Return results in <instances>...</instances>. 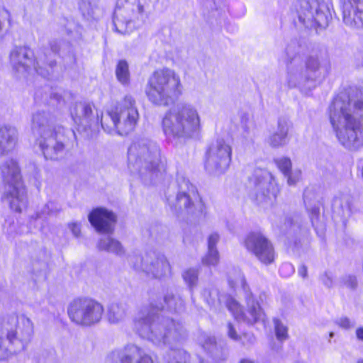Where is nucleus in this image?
Instances as JSON below:
<instances>
[{
	"instance_id": "50",
	"label": "nucleus",
	"mask_w": 363,
	"mask_h": 363,
	"mask_svg": "<svg viewBox=\"0 0 363 363\" xmlns=\"http://www.w3.org/2000/svg\"><path fill=\"white\" fill-rule=\"evenodd\" d=\"M163 306L161 304L160 306H156V308H157V310H160V309H162L163 308Z\"/></svg>"
},
{
	"instance_id": "25",
	"label": "nucleus",
	"mask_w": 363,
	"mask_h": 363,
	"mask_svg": "<svg viewBox=\"0 0 363 363\" xmlns=\"http://www.w3.org/2000/svg\"><path fill=\"white\" fill-rule=\"evenodd\" d=\"M287 82L291 87L305 86L306 82H310L306 79L303 67L298 65L296 60L288 67Z\"/></svg>"
},
{
	"instance_id": "43",
	"label": "nucleus",
	"mask_w": 363,
	"mask_h": 363,
	"mask_svg": "<svg viewBox=\"0 0 363 363\" xmlns=\"http://www.w3.org/2000/svg\"><path fill=\"white\" fill-rule=\"evenodd\" d=\"M69 228L75 237H79L81 233L80 224L78 223H71L69 224Z\"/></svg>"
},
{
	"instance_id": "30",
	"label": "nucleus",
	"mask_w": 363,
	"mask_h": 363,
	"mask_svg": "<svg viewBox=\"0 0 363 363\" xmlns=\"http://www.w3.org/2000/svg\"><path fill=\"white\" fill-rule=\"evenodd\" d=\"M116 75L118 82L128 85L130 82V71L128 62L125 60H120L116 67Z\"/></svg>"
},
{
	"instance_id": "37",
	"label": "nucleus",
	"mask_w": 363,
	"mask_h": 363,
	"mask_svg": "<svg viewBox=\"0 0 363 363\" xmlns=\"http://www.w3.org/2000/svg\"><path fill=\"white\" fill-rule=\"evenodd\" d=\"M275 162L284 176L286 175L291 170L292 164L289 158L281 157L275 160Z\"/></svg>"
},
{
	"instance_id": "6",
	"label": "nucleus",
	"mask_w": 363,
	"mask_h": 363,
	"mask_svg": "<svg viewBox=\"0 0 363 363\" xmlns=\"http://www.w3.org/2000/svg\"><path fill=\"white\" fill-rule=\"evenodd\" d=\"M138 120L135 100L132 96L125 95L102 117L101 126L108 133L126 135L135 130Z\"/></svg>"
},
{
	"instance_id": "24",
	"label": "nucleus",
	"mask_w": 363,
	"mask_h": 363,
	"mask_svg": "<svg viewBox=\"0 0 363 363\" xmlns=\"http://www.w3.org/2000/svg\"><path fill=\"white\" fill-rule=\"evenodd\" d=\"M55 127L50 123V116L45 111H37L32 117V133L35 138L51 132Z\"/></svg>"
},
{
	"instance_id": "4",
	"label": "nucleus",
	"mask_w": 363,
	"mask_h": 363,
	"mask_svg": "<svg viewBox=\"0 0 363 363\" xmlns=\"http://www.w3.org/2000/svg\"><path fill=\"white\" fill-rule=\"evenodd\" d=\"M128 167L132 174H139L145 180L162 176L157 145L145 138L134 141L128 150Z\"/></svg>"
},
{
	"instance_id": "47",
	"label": "nucleus",
	"mask_w": 363,
	"mask_h": 363,
	"mask_svg": "<svg viewBox=\"0 0 363 363\" xmlns=\"http://www.w3.org/2000/svg\"><path fill=\"white\" fill-rule=\"evenodd\" d=\"M240 363H253V362H252V361H251V360H250V359H242V360L240 362Z\"/></svg>"
},
{
	"instance_id": "46",
	"label": "nucleus",
	"mask_w": 363,
	"mask_h": 363,
	"mask_svg": "<svg viewBox=\"0 0 363 363\" xmlns=\"http://www.w3.org/2000/svg\"><path fill=\"white\" fill-rule=\"evenodd\" d=\"M356 335L358 339L363 340V328H359L357 329Z\"/></svg>"
},
{
	"instance_id": "36",
	"label": "nucleus",
	"mask_w": 363,
	"mask_h": 363,
	"mask_svg": "<svg viewBox=\"0 0 363 363\" xmlns=\"http://www.w3.org/2000/svg\"><path fill=\"white\" fill-rule=\"evenodd\" d=\"M275 325L276 336L278 340H284L288 337L287 328L278 319L274 320Z\"/></svg>"
},
{
	"instance_id": "8",
	"label": "nucleus",
	"mask_w": 363,
	"mask_h": 363,
	"mask_svg": "<svg viewBox=\"0 0 363 363\" xmlns=\"http://www.w3.org/2000/svg\"><path fill=\"white\" fill-rule=\"evenodd\" d=\"M135 328L140 336L156 343H169L177 337L178 327L172 320H160L155 313L150 314L147 309H143L135 320Z\"/></svg>"
},
{
	"instance_id": "40",
	"label": "nucleus",
	"mask_w": 363,
	"mask_h": 363,
	"mask_svg": "<svg viewBox=\"0 0 363 363\" xmlns=\"http://www.w3.org/2000/svg\"><path fill=\"white\" fill-rule=\"evenodd\" d=\"M294 267L291 264L289 263L283 264L279 268V273L281 275L284 277H288L292 273H294Z\"/></svg>"
},
{
	"instance_id": "33",
	"label": "nucleus",
	"mask_w": 363,
	"mask_h": 363,
	"mask_svg": "<svg viewBox=\"0 0 363 363\" xmlns=\"http://www.w3.org/2000/svg\"><path fill=\"white\" fill-rule=\"evenodd\" d=\"M164 302L170 310L179 311L184 306V301L180 298H176L173 295H168L164 298Z\"/></svg>"
},
{
	"instance_id": "17",
	"label": "nucleus",
	"mask_w": 363,
	"mask_h": 363,
	"mask_svg": "<svg viewBox=\"0 0 363 363\" xmlns=\"http://www.w3.org/2000/svg\"><path fill=\"white\" fill-rule=\"evenodd\" d=\"M10 61L13 68L18 72H25L33 67L44 77L48 76L42 68L38 67V62L33 59V52L28 47L14 48L10 54Z\"/></svg>"
},
{
	"instance_id": "45",
	"label": "nucleus",
	"mask_w": 363,
	"mask_h": 363,
	"mask_svg": "<svg viewBox=\"0 0 363 363\" xmlns=\"http://www.w3.org/2000/svg\"><path fill=\"white\" fill-rule=\"evenodd\" d=\"M298 274L303 278H306L307 276V268L306 266L302 265L298 269Z\"/></svg>"
},
{
	"instance_id": "2",
	"label": "nucleus",
	"mask_w": 363,
	"mask_h": 363,
	"mask_svg": "<svg viewBox=\"0 0 363 363\" xmlns=\"http://www.w3.org/2000/svg\"><path fill=\"white\" fill-rule=\"evenodd\" d=\"M162 127L169 139L191 138L201 130V116L193 104L179 103L164 114Z\"/></svg>"
},
{
	"instance_id": "34",
	"label": "nucleus",
	"mask_w": 363,
	"mask_h": 363,
	"mask_svg": "<svg viewBox=\"0 0 363 363\" xmlns=\"http://www.w3.org/2000/svg\"><path fill=\"white\" fill-rule=\"evenodd\" d=\"M218 261V252L216 249L208 250L207 254L202 259L203 264L208 266H215Z\"/></svg>"
},
{
	"instance_id": "19",
	"label": "nucleus",
	"mask_w": 363,
	"mask_h": 363,
	"mask_svg": "<svg viewBox=\"0 0 363 363\" xmlns=\"http://www.w3.org/2000/svg\"><path fill=\"white\" fill-rule=\"evenodd\" d=\"M342 13L347 26L363 28V0H345Z\"/></svg>"
},
{
	"instance_id": "42",
	"label": "nucleus",
	"mask_w": 363,
	"mask_h": 363,
	"mask_svg": "<svg viewBox=\"0 0 363 363\" xmlns=\"http://www.w3.org/2000/svg\"><path fill=\"white\" fill-rule=\"evenodd\" d=\"M320 279L325 286L330 288L333 286V277L330 274L325 272L321 276Z\"/></svg>"
},
{
	"instance_id": "26",
	"label": "nucleus",
	"mask_w": 363,
	"mask_h": 363,
	"mask_svg": "<svg viewBox=\"0 0 363 363\" xmlns=\"http://www.w3.org/2000/svg\"><path fill=\"white\" fill-rule=\"evenodd\" d=\"M306 79L310 82H315L321 77V67L318 57L310 56L307 58L305 67Z\"/></svg>"
},
{
	"instance_id": "16",
	"label": "nucleus",
	"mask_w": 363,
	"mask_h": 363,
	"mask_svg": "<svg viewBox=\"0 0 363 363\" xmlns=\"http://www.w3.org/2000/svg\"><path fill=\"white\" fill-rule=\"evenodd\" d=\"M245 245L247 250L262 263L269 264L274 262V247L263 234L260 233L249 234L245 238Z\"/></svg>"
},
{
	"instance_id": "7",
	"label": "nucleus",
	"mask_w": 363,
	"mask_h": 363,
	"mask_svg": "<svg viewBox=\"0 0 363 363\" xmlns=\"http://www.w3.org/2000/svg\"><path fill=\"white\" fill-rule=\"evenodd\" d=\"M228 281L230 288L245 294L247 304V312L243 313L241 306L234 298L226 296L220 299L224 302L234 318L238 321H245L248 323L262 320L264 313L259 304L253 299L242 273L238 269H232L228 272Z\"/></svg>"
},
{
	"instance_id": "29",
	"label": "nucleus",
	"mask_w": 363,
	"mask_h": 363,
	"mask_svg": "<svg viewBox=\"0 0 363 363\" xmlns=\"http://www.w3.org/2000/svg\"><path fill=\"white\" fill-rule=\"evenodd\" d=\"M98 247L100 250H106L116 255H122L124 252L121 244L110 237L101 239L98 243Z\"/></svg>"
},
{
	"instance_id": "13",
	"label": "nucleus",
	"mask_w": 363,
	"mask_h": 363,
	"mask_svg": "<svg viewBox=\"0 0 363 363\" xmlns=\"http://www.w3.org/2000/svg\"><path fill=\"white\" fill-rule=\"evenodd\" d=\"M296 12L301 23L306 28L328 25V16L320 9L317 0H301L296 5Z\"/></svg>"
},
{
	"instance_id": "48",
	"label": "nucleus",
	"mask_w": 363,
	"mask_h": 363,
	"mask_svg": "<svg viewBox=\"0 0 363 363\" xmlns=\"http://www.w3.org/2000/svg\"><path fill=\"white\" fill-rule=\"evenodd\" d=\"M333 336H334V333L333 332H330V334H329V337H330L329 342H330V339L333 338Z\"/></svg>"
},
{
	"instance_id": "10",
	"label": "nucleus",
	"mask_w": 363,
	"mask_h": 363,
	"mask_svg": "<svg viewBox=\"0 0 363 363\" xmlns=\"http://www.w3.org/2000/svg\"><path fill=\"white\" fill-rule=\"evenodd\" d=\"M104 312L99 302L91 298H77L67 307L70 320L78 325L91 326L100 322Z\"/></svg>"
},
{
	"instance_id": "1",
	"label": "nucleus",
	"mask_w": 363,
	"mask_h": 363,
	"mask_svg": "<svg viewBox=\"0 0 363 363\" xmlns=\"http://www.w3.org/2000/svg\"><path fill=\"white\" fill-rule=\"evenodd\" d=\"M329 118L342 145L352 148L363 145V96L338 95L329 108Z\"/></svg>"
},
{
	"instance_id": "27",
	"label": "nucleus",
	"mask_w": 363,
	"mask_h": 363,
	"mask_svg": "<svg viewBox=\"0 0 363 363\" xmlns=\"http://www.w3.org/2000/svg\"><path fill=\"white\" fill-rule=\"evenodd\" d=\"M128 313V306L125 303H112L108 310L107 318L109 323L116 324L123 321Z\"/></svg>"
},
{
	"instance_id": "12",
	"label": "nucleus",
	"mask_w": 363,
	"mask_h": 363,
	"mask_svg": "<svg viewBox=\"0 0 363 363\" xmlns=\"http://www.w3.org/2000/svg\"><path fill=\"white\" fill-rule=\"evenodd\" d=\"M231 157V146L223 140H218L207 151L205 167L212 173H223L228 169Z\"/></svg>"
},
{
	"instance_id": "20",
	"label": "nucleus",
	"mask_w": 363,
	"mask_h": 363,
	"mask_svg": "<svg viewBox=\"0 0 363 363\" xmlns=\"http://www.w3.org/2000/svg\"><path fill=\"white\" fill-rule=\"evenodd\" d=\"M138 357L137 363H154L150 356L142 355L140 349L134 345H128L123 351L113 352L107 357L106 363H130Z\"/></svg>"
},
{
	"instance_id": "5",
	"label": "nucleus",
	"mask_w": 363,
	"mask_h": 363,
	"mask_svg": "<svg viewBox=\"0 0 363 363\" xmlns=\"http://www.w3.org/2000/svg\"><path fill=\"white\" fill-rule=\"evenodd\" d=\"M182 85L179 76L169 68L155 70L150 76L145 87L148 99L158 106H167L181 95Z\"/></svg>"
},
{
	"instance_id": "23",
	"label": "nucleus",
	"mask_w": 363,
	"mask_h": 363,
	"mask_svg": "<svg viewBox=\"0 0 363 363\" xmlns=\"http://www.w3.org/2000/svg\"><path fill=\"white\" fill-rule=\"evenodd\" d=\"M290 121L284 118L278 120L277 130L267 139L268 144L273 147H279L285 145L288 142V134L291 128Z\"/></svg>"
},
{
	"instance_id": "49",
	"label": "nucleus",
	"mask_w": 363,
	"mask_h": 363,
	"mask_svg": "<svg viewBox=\"0 0 363 363\" xmlns=\"http://www.w3.org/2000/svg\"><path fill=\"white\" fill-rule=\"evenodd\" d=\"M138 9H139V11H140V12H143V6H140V5H139V6H138Z\"/></svg>"
},
{
	"instance_id": "9",
	"label": "nucleus",
	"mask_w": 363,
	"mask_h": 363,
	"mask_svg": "<svg viewBox=\"0 0 363 363\" xmlns=\"http://www.w3.org/2000/svg\"><path fill=\"white\" fill-rule=\"evenodd\" d=\"M1 172L4 182L2 201L12 210L21 212L26 206L27 197L16 162L11 160L5 162L1 166Z\"/></svg>"
},
{
	"instance_id": "44",
	"label": "nucleus",
	"mask_w": 363,
	"mask_h": 363,
	"mask_svg": "<svg viewBox=\"0 0 363 363\" xmlns=\"http://www.w3.org/2000/svg\"><path fill=\"white\" fill-rule=\"evenodd\" d=\"M228 334L231 339L235 340H238L240 337L239 335L236 333L234 326L231 323L228 325Z\"/></svg>"
},
{
	"instance_id": "18",
	"label": "nucleus",
	"mask_w": 363,
	"mask_h": 363,
	"mask_svg": "<svg viewBox=\"0 0 363 363\" xmlns=\"http://www.w3.org/2000/svg\"><path fill=\"white\" fill-rule=\"evenodd\" d=\"M89 220L99 233H111L113 231L116 223V216L111 211L99 207L91 211Z\"/></svg>"
},
{
	"instance_id": "21",
	"label": "nucleus",
	"mask_w": 363,
	"mask_h": 363,
	"mask_svg": "<svg viewBox=\"0 0 363 363\" xmlns=\"http://www.w3.org/2000/svg\"><path fill=\"white\" fill-rule=\"evenodd\" d=\"M71 116L76 124L84 128L89 127L94 119L92 106L85 102H77L70 108Z\"/></svg>"
},
{
	"instance_id": "28",
	"label": "nucleus",
	"mask_w": 363,
	"mask_h": 363,
	"mask_svg": "<svg viewBox=\"0 0 363 363\" xmlns=\"http://www.w3.org/2000/svg\"><path fill=\"white\" fill-rule=\"evenodd\" d=\"M333 208L335 213L342 217L349 216L351 211L350 197L348 196L336 197L333 201Z\"/></svg>"
},
{
	"instance_id": "31",
	"label": "nucleus",
	"mask_w": 363,
	"mask_h": 363,
	"mask_svg": "<svg viewBox=\"0 0 363 363\" xmlns=\"http://www.w3.org/2000/svg\"><path fill=\"white\" fill-rule=\"evenodd\" d=\"M123 11L118 10L115 12L113 23L116 30L121 33H127L131 29L132 21L122 18Z\"/></svg>"
},
{
	"instance_id": "32",
	"label": "nucleus",
	"mask_w": 363,
	"mask_h": 363,
	"mask_svg": "<svg viewBox=\"0 0 363 363\" xmlns=\"http://www.w3.org/2000/svg\"><path fill=\"white\" fill-rule=\"evenodd\" d=\"M191 206V202L189 194L186 192H180L177 194L174 204L175 209L188 211Z\"/></svg>"
},
{
	"instance_id": "51",
	"label": "nucleus",
	"mask_w": 363,
	"mask_h": 363,
	"mask_svg": "<svg viewBox=\"0 0 363 363\" xmlns=\"http://www.w3.org/2000/svg\"><path fill=\"white\" fill-rule=\"evenodd\" d=\"M185 185L189 188V182H188L185 183Z\"/></svg>"
},
{
	"instance_id": "39",
	"label": "nucleus",
	"mask_w": 363,
	"mask_h": 363,
	"mask_svg": "<svg viewBox=\"0 0 363 363\" xmlns=\"http://www.w3.org/2000/svg\"><path fill=\"white\" fill-rule=\"evenodd\" d=\"M336 324L339 327L345 330L350 329L354 326V322L352 321L347 317L340 318L336 320Z\"/></svg>"
},
{
	"instance_id": "14",
	"label": "nucleus",
	"mask_w": 363,
	"mask_h": 363,
	"mask_svg": "<svg viewBox=\"0 0 363 363\" xmlns=\"http://www.w3.org/2000/svg\"><path fill=\"white\" fill-rule=\"evenodd\" d=\"M66 130L62 125H56L55 130L35 138L45 157L57 159L65 150Z\"/></svg>"
},
{
	"instance_id": "38",
	"label": "nucleus",
	"mask_w": 363,
	"mask_h": 363,
	"mask_svg": "<svg viewBox=\"0 0 363 363\" xmlns=\"http://www.w3.org/2000/svg\"><path fill=\"white\" fill-rule=\"evenodd\" d=\"M285 177L287 178V184L289 185H295L301 179V171L298 169H291Z\"/></svg>"
},
{
	"instance_id": "35",
	"label": "nucleus",
	"mask_w": 363,
	"mask_h": 363,
	"mask_svg": "<svg viewBox=\"0 0 363 363\" xmlns=\"http://www.w3.org/2000/svg\"><path fill=\"white\" fill-rule=\"evenodd\" d=\"M183 278L190 288L195 286L198 281V271L195 269H189L184 272Z\"/></svg>"
},
{
	"instance_id": "15",
	"label": "nucleus",
	"mask_w": 363,
	"mask_h": 363,
	"mask_svg": "<svg viewBox=\"0 0 363 363\" xmlns=\"http://www.w3.org/2000/svg\"><path fill=\"white\" fill-rule=\"evenodd\" d=\"M136 267L152 278L160 279L170 274L171 267L166 257L156 252H148L140 258Z\"/></svg>"
},
{
	"instance_id": "3",
	"label": "nucleus",
	"mask_w": 363,
	"mask_h": 363,
	"mask_svg": "<svg viewBox=\"0 0 363 363\" xmlns=\"http://www.w3.org/2000/svg\"><path fill=\"white\" fill-rule=\"evenodd\" d=\"M6 340L0 336V359L23 351L31 341L34 333L32 320L24 314L12 313L6 318L4 324Z\"/></svg>"
},
{
	"instance_id": "41",
	"label": "nucleus",
	"mask_w": 363,
	"mask_h": 363,
	"mask_svg": "<svg viewBox=\"0 0 363 363\" xmlns=\"http://www.w3.org/2000/svg\"><path fill=\"white\" fill-rule=\"evenodd\" d=\"M219 240L218 234L214 233L209 235L208 240V250L216 249V245Z\"/></svg>"
},
{
	"instance_id": "11",
	"label": "nucleus",
	"mask_w": 363,
	"mask_h": 363,
	"mask_svg": "<svg viewBox=\"0 0 363 363\" xmlns=\"http://www.w3.org/2000/svg\"><path fill=\"white\" fill-rule=\"evenodd\" d=\"M250 183L252 184L250 196L257 205L272 206L279 193V187L272 174L264 169L255 172Z\"/></svg>"
},
{
	"instance_id": "22",
	"label": "nucleus",
	"mask_w": 363,
	"mask_h": 363,
	"mask_svg": "<svg viewBox=\"0 0 363 363\" xmlns=\"http://www.w3.org/2000/svg\"><path fill=\"white\" fill-rule=\"evenodd\" d=\"M18 141V132L16 128L4 125L0 128V157L11 152Z\"/></svg>"
}]
</instances>
